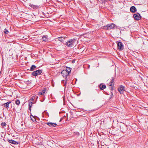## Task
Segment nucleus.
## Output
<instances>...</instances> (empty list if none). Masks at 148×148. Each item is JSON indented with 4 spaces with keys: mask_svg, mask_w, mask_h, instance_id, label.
<instances>
[{
    "mask_svg": "<svg viewBox=\"0 0 148 148\" xmlns=\"http://www.w3.org/2000/svg\"><path fill=\"white\" fill-rule=\"evenodd\" d=\"M76 41V39L74 38L69 39L66 42L65 45L67 47H72L74 45V44Z\"/></svg>",
    "mask_w": 148,
    "mask_h": 148,
    "instance_id": "obj_1",
    "label": "nucleus"
},
{
    "mask_svg": "<svg viewBox=\"0 0 148 148\" xmlns=\"http://www.w3.org/2000/svg\"><path fill=\"white\" fill-rule=\"evenodd\" d=\"M47 124L51 127H56L57 125L56 123H47Z\"/></svg>",
    "mask_w": 148,
    "mask_h": 148,
    "instance_id": "obj_8",
    "label": "nucleus"
},
{
    "mask_svg": "<svg viewBox=\"0 0 148 148\" xmlns=\"http://www.w3.org/2000/svg\"><path fill=\"white\" fill-rule=\"evenodd\" d=\"M66 79V81H65V82L64 80H62V83H64V86H65L66 85V84L67 79Z\"/></svg>",
    "mask_w": 148,
    "mask_h": 148,
    "instance_id": "obj_21",
    "label": "nucleus"
},
{
    "mask_svg": "<svg viewBox=\"0 0 148 148\" xmlns=\"http://www.w3.org/2000/svg\"><path fill=\"white\" fill-rule=\"evenodd\" d=\"M38 95H43V94H41V92H39V94H38Z\"/></svg>",
    "mask_w": 148,
    "mask_h": 148,
    "instance_id": "obj_26",
    "label": "nucleus"
},
{
    "mask_svg": "<svg viewBox=\"0 0 148 148\" xmlns=\"http://www.w3.org/2000/svg\"><path fill=\"white\" fill-rule=\"evenodd\" d=\"M61 74L66 79L68 74L66 71H65L64 70H63L62 71Z\"/></svg>",
    "mask_w": 148,
    "mask_h": 148,
    "instance_id": "obj_6",
    "label": "nucleus"
},
{
    "mask_svg": "<svg viewBox=\"0 0 148 148\" xmlns=\"http://www.w3.org/2000/svg\"><path fill=\"white\" fill-rule=\"evenodd\" d=\"M125 87L122 85H121L120 87L118 88V90L121 93V94H123V91H125Z\"/></svg>",
    "mask_w": 148,
    "mask_h": 148,
    "instance_id": "obj_5",
    "label": "nucleus"
},
{
    "mask_svg": "<svg viewBox=\"0 0 148 148\" xmlns=\"http://www.w3.org/2000/svg\"><path fill=\"white\" fill-rule=\"evenodd\" d=\"M133 16L134 19L136 20H139L140 19V14L138 13L136 14H134L133 15Z\"/></svg>",
    "mask_w": 148,
    "mask_h": 148,
    "instance_id": "obj_4",
    "label": "nucleus"
},
{
    "mask_svg": "<svg viewBox=\"0 0 148 148\" xmlns=\"http://www.w3.org/2000/svg\"><path fill=\"white\" fill-rule=\"evenodd\" d=\"M15 103L16 105H17L18 106L19 105L20 102L19 100L17 99L16 100Z\"/></svg>",
    "mask_w": 148,
    "mask_h": 148,
    "instance_id": "obj_20",
    "label": "nucleus"
},
{
    "mask_svg": "<svg viewBox=\"0 0 148 148\" xmlns=\"http://www.w3.org/2000/svg\"><path fill=\"white\" fill-rule=\"evenodd\" d=\"M59 40L61 42H62L63 41V38L62 37H58V38Z\"/></svg>",
    "mask_w": 148,
    "mask_h": 148,
    "instance_id": "obj_25",
    "label": "nucleus"
},
{
    "mask_svg": "<svg viewBox=\"0 0 148 148\" xmlns=\"http://www.w3.org/2000/svg\"><path fill=\"white\" fill-rule=\"evenodd\" d=\"M4 32L5 33V34H7L9 32L7 29H4Z\"/></svg>",
    "mask_w": 148,
    "mask_h": 148,
    "instance_id": "obj_22",
    "label": "nucleus"
},
{
    "mask_svg": "<svg viewBox=\"0 0 148 148\" xmlns=\"http://www.w3.org/2000/svg\"><path fill=\"white\" fill-rule=\"evenodd\" d=\"M111 95L110 96H111V97H112V95H113V93L112 92H111Z\"/></svg>",
    "mask_w": 148,
    "mask_h": 148,
    "instance_id": "obj_27",
    "label": "nucleus"
},
{
    "mask_svg": "<svg viewBox=\"0 0 148 148\" xmlns=\"http://www.w3.org/2000/svg\"><path fill=\"white\" fill-rule=\"evenodd\" d=\"M11 103V101H8L7 103H4L3 104L4 105V106L5 108L8 110V109L9 107V104Z\"/></svg>",
    "mask_w": 148,
    "mask_h": 148,
    "instance_id": "obj_10",
    "label": "nucleus"
},
{
    "mask_svg": "<svg viewBox=\"0 0 148 148\" xmlns=\"http://www.w3.org/2000/svg\"><path fill=\"white\" fill-rule=\"evenodd\" d=\"M29 101V109L30 111H31V108L32 106V105L34 103L32 101Z\"/></svg>",
    "mask_w": 148,
    "mask_h": 148,
    "instance_id": "obj_14",
    "label": "nucleus"
},
{
    "mask_svg": "<svg viewBox=\"0 0 148 148\" xmlns=\"http://www.w3.org/2000/svg\"><path fill=\"white\" fill-rule=\"evenodd\" d=\"M111 88H112V90H113V89H114V88H113V87H112Z\"/></svg>",
    "mask_w": 148,
    "mask_h": 148,
    "instance_id": "obj_28",
    "label": "nucleus"
},
{
    "mask_svg": "<svg viewBox=\"0 0 148 148\" xmlns=\"http://www.w3.org/2000/svg\"><path fill=\"white\" fill-rule=\"evenodd\" d=\"M42 40L44 41H46L47 40L48 38L47 37V36H44L42 37Z\"/></svg>",
    "mask_w": 148,
    "mask_h": 148,
    "instance_id": "obj_17",
    "label": "nucleus"
},
{
    "mask_svg": "<svg viewBox=\"0 0 148 148\" xmlns=\"http://www.w3.org/2000/svg\"><path fill=\"white\" fill-rule=\"evenodd\" d=\"M99 87L101 90H103L106 88V86L105 85H103L102 84H101L99 85Z\"/></svg>",
    "mask_w": 148,
    "mask_h": 148,
    "instance_id": "obj_12",
    "label": "nucleus"
},
{
    "mask_svg": "<svg viewBox=\"0 0 148 148\" xmlns=\"http://www.w3.org/2000/svg\"><path fill=\"white\" fill-rule=\"evenodd\" d=\"M47 90V88H43L41 92V94H44L45 93V92H46Z\"/></svg>",
    "mask_w": 148,
    "mask_h": 148,
    "instance_id": "obj_18",
    "label": "nucleus"
},
{
    "mask_svg": "<svg viewBox=\"0 0 148 148\" xmlns=\"http://www.w3.org/2000/svg\"><path fill=\"white\" fill-rule=\"evenodd\" d=\"M34 100V99H33V98H31L29 100H31L32 101L33 100Z\"/></svg>",
    "mask_w": 148,
    "mask_h": 148,
    "instance_id": "obj_29",
    "label": "nucleus"
},
{
    "mask_svg": "<svg viewBox=\"0 0 148 148\" xmlns=\"http://www.w3.org/2000/svg\"><path fill=\"white\" fill-rule=\"evenodd\" d=\"M42 71L41 70H38L33 71L32 73V75L34 76H36L40 75L42 73Z\"/></svg>",
    "mask_w": 148,
    "mask_h": 148,
    "instance_id": "obj_2",
    "label": "nucleus"
},
{
    "mask_svg": "<svg viewBox=\"0 0 148 148\" xmlns=\"http://www.w3.org/2000/svg\"><path fill=\"white\" fill-rule=\"evenodd\" d=\"M114 79L113 77H112V79L110 81V86H111L112 85H114Z\"/></svg>",
    "mask_w": 148,
    "mask_h": 148,
    "instance_id": "obj_16",
    "label": "nucleus"
},
{
    "mask_svg": "<svg viewBox=\"0 0 148 148\" xmlns=\"http://www.w3.org/2000/svg\"><path fill=\"white\" fill-rule=\"evenodd\" d=\"M1 125L3 126H5L6 125V123L5 122H2L1 123Z\"/></svg>",
    "mask_w": 148,
    "mask_h": 148,
    "instance_id": "obj_24",
    "label": "nucleus"
},
{
    "mask_svg": "<svg viewBox=\"0 0 148 148\" xmlns=\"http://www.w3.org/2000/svg\"><path fill=\"white\" fill-rule=\"evenodd\" d=\"M30 118L34 122H35L36 121L35 118L32 116H30Z\"/></svg>",
    "mask_w": 148,
    "mask_h": 148,
    "instance_id": "obj_19",
    "label": "nucleus"
},
{
    "mask_svg": "<svg viewBox=\"0 0 148 148\" xmlns=\"http://www.w3.org/2000/svg\"><path fill=\"white\" fill-rule=\"evenodd\" d=\"M114 27V24L113 23L108 24L105 26V28L107 29H113Z\"/></svg>",
    "mask_w": 148,
    "mask_h": 148,
    "instance_id": "obj_3",
    "label": "nucleus"
},
{
    "mask_svg": "<svg viewBox=\"0 0 148 148\" xmlns=\"http://www.w3.org/2000/svg\"><path fill=\"white\" fill-rule=\"evenodd\" d=\"M130 10L131 12L133 13L135 12L136 10L135 7L134 6H132L130 8Z\"/></svg>",
    "mask_w": 148,
    "mask_h": 148,
    "instance_id": "obj_11",
    "label": "nucleus"
},
{
    "mask_svg": "<svg viewBox=\"0 0 148 148\" xmlns=\"http://www.w3.org/2000/svg\"><path fill=\"white\" fill-rule=\"evenodd\" d=\"M36 68V66L35 65H33L30 67V71H33L35 70Z\"/></svg>",
    "mask_w": 148,
    "mask_h": 148,
    "instance_id": "obj_15",
    "label": "nucleus"
},
{
    "mask_svg": "<svg viewBox=\"0 0 148 148\" xmlns=\"http://www.w3.org/2000/svg\"><path fill=\"white\" fill-rule=\"evenodd\" d=\"M30 6L32 8H34V9L36 8L37 7V6H36V5H30Z\"/></svg>",
    "mask_w": 148,
    "mask_h": 148,
    "instance_id": "obj_23",
    "label": "nucleus"
},
{
    "mask_svg": "<svg viewBox=\"0 0 148 148\" xmlns=\"http://www.w3.org/2000/svg\"><path fill=\"white\" fill-rule=\"evenodd\" d=\"M8 141L9 143L12 144H13L17 145L18 144V142L14 140H10L8 139Z\"/></svg>",
    "mask_w": 148,
    "mask_h": 148,
    "instance_id": "obj_9",
    "label": "nucleus"
},
{
    "mask_svg": "<svg viewBox=\"0 0 148 148\" xmlns=\"http://www.w3.org/2000/svg\"><path fill=\"white\" fill-rule=\"evenodd\" d=\"M71 68L69 67H66V70H64L65 71H67V73H68V74L69 75V74L71 73Z\"/></svg>",
    "mask_w": 148,
    "mask_h": 148,
    "instance_id": "obj_13",
    "label": "nucleus"
},
{
    "mask_svg": "<svg viewBox=\"0 0 148 148\" xmlns=\"http://www.w3.org/2000/svg\"><path fill=\"white\" fill-rule=\"evenodd\" d=\"M117 45L119 47V49L120 50H123L124 48L123 45L121 42H118Z\"/></svg>",
    "mask_w": 148,
    "mask_h": 148,
    "instance_id": "obj_7",
    "label": "nucleus"
}]
</instances>
